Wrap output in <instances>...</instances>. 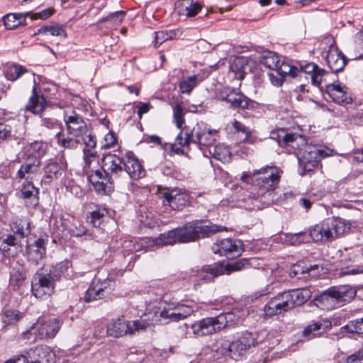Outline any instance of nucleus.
<instances>
[{"instance_id":"nucleus-1","label":"nucleus","mask_w":363,"mask_h":363,"mask_svg":"<svg viewBox=\"0 0 363 363\" xmlns=\"http://www.w3.org/2000/svg\"><path fill=\"white\" fill-rule=\"evenodd\" d=\"M213 99L231 111L245 117H258L265 113L264 105L250 99L240 89L230 86H219L213 91Z\"/></svg>"},{"instance_id":"nucleus-2","label":"nucleus","mask_w":363,"mask_h":363,"mask_svg":"<svg viewBox=\"0 0 363 363\" xmlns=\"http://www.w3.org/2000/svg\"><path fill=\"white\" fill-rule=\"evenodd\" d=\"M63 120L67 127L69 135L75 138H82L85 148L83 150L84 160L86 162L89 157H96L97 152L92 151L96 146V136L94 133L93 128L91 123H88L89 119H85L75 111L70 113L64 112Z\"/></svg>"},{"instance_id":"nucleus-3","label":"nucleus","mask_w":363,"mask_h":363,"mask_svg":"<svg viewBox=\"0 0 363 363\" xmlns=\"http://www.w3.org/2000/svg\"><path fill=\"white\" fill-rule=\"evenodd\" d=\"M350 229V223L338 217H332L311 226L308 233L314 242L325 243L339 238Z\"/></svg>"},{"instance_id":"nucleus-4","label":"nucleus","mask_w":363,"mask_h":363,"mask_svg":"<svg viewBox=\"0 0 363 363\" xmlns=\"http://www.w3.org/2000/svg\"><path fill=\"white\" fill-rule=\"evenodd\" d=\"M356 295L354 288L340 285L329 288L315 298L316 305L323 310H332L350 302Z\"/></svg>"},{"instance_id":"nucleus-5","label":"nucleus","mask_w":363,"mask_h":363,"mask_svg":"<svg viewBox=\"0 0 363 363\" xmlns=\"http://www.w3.org/2000/svg\"><path fill=\"white\" fill-rule=\"evenodd\" d=\"M232 313H220L213 317H206L192 324L193 333L198 337H203L217 333L230 326L234 321Z\"/></svg>"},{"instance_id":"nucleus-6","label":"nucleus","mask_w":363,"mask_h":363,"mask_svg":"<svg viewBox=\"0 0 363 363\" xmlns=\"http://www.w3.org/2000/svg\"><path fill=\"white\" fill-rule=\"evenodd\" d=\"M225 227L216 225H202L201 220H194L185 224L182 228H175L178 242H194L201 237L225 230Z\"/></svg>"},{"instance_id":"nucleus-7","label":"nucleus","mask_w":363,"mask_h":363,"mask_svg":"<svg viewBox=\"0 0 363 363\" xmlns=\"http://www.w3.org/2000/svg\"><path fill=\"white\" fill-rule=\"evenodd\" d=\"M186 140L192 141L202 150V147H210L213 145L216 140L218 131L211 129L210 125L205 122L199 121L193 128L186 126Z\"/></svg>"},{"instance_id":"nucleus-8","label":"nucleus","mask_w":363,"mask_h":363,"mask_svg":"<svg viewBox=\"0 0 363 363\" xmlns=\"http://www.w3.org/2000/svg\"><path fill=\"white\" fill-rule=\"evenodd\" d=\"M149 325V323L144 319L128 321L123 318H118L111 320L107 325L106 333L109 336L120 337L143 331L148 328Z\"/></svg>"},{"instance_id":"nucleus-9","label":"nucleus","mask_w":363,"mask_h":363,"mask_svg":"<svg viewBox=\"0 0 363 363\" xmlns=\"http://www.w3.org/2000/svg\"><path fill=\"white\" fill-rule=\"evenodd\" d=\"M57 280L50 270L45 266L41 267L34 274L32 281V293L36 297H48L55 292Z\"/></svg>"},{"instance_id":"nucleus-10","label":"nucleus","mask_w":363,"mask_h":363,"mask_svg":"<svg viewBox=\"0 0 363 363\" xmlns=\"http://www.w3.org/2000/svg\"><path fill=\"white\" fill-rule=\"evenodd\" d=\"M297 157L301 168L300 174L306 175L311 174L319 164L318 145L304 143L301 147L296 145Z\"/></svg>"},{"instance_id":"nucleus-11","label":"nucleus","mask_w":363,"mask_h":363,"mask_svg":"<svg viewBox=\"0 0 363 363\" xmlns=\"http://www.w3.org/2000/svg\"><path fill=\"white\" fill-rule=\"evenodd\" d=\"M250 265L249 260L247 259H240L236 262L223 265L205 266L199 272V278L203 281L211 280L213 277L233 272L240 271L247 268Z\"/></svg>"},{"instance_id":"nucleus-12","label":"nucleus","mask_w":363,"mask_h":363,"mask_svg":"<svg viewBox=\"0 0 363 363\" xmlns=\"http://www.w3.org/2000/svg\"><path fill=\"white\" fill-rule=\"evenodd\" d=\"M283 171L274 165H266L259 169H255L252 172H243L241 180L251 179L252 182H279Z\"/></svg>"},{"instance_id":"nucleus-13","label":"nucleus","mask_w":363,"mask_h":363,"mask_svg":"<svg viewBox=\"0 0 363 363\" xmlns=\"http://www.w3.org/2000/svg\"><path fill=\"white\" fill-rule=\"evenodd\" d=\"M325 94H328L331 100L337 104L346 106L353 102L352 94L338 79L333 80L332 83L325 84L324 89Z\"/></svg>"},{"instance_id":"nucleus-14","label":"nucleus","mask_w":363,"mask_h":363,"mask_svg":"<svg viewBox=\"0 0 363 363\" xmlns=\"http://www.w3.org/2000/svg\"><path fill=\"white\" fill-rule=\"evenodd\" d=\"M123 159L111 152L103 154L101 159V167L107 182H113L114 179L123 172Z\"/></svg>"},{"instance_id":"nucleus-15","label":"nucleus","mask_w":363,"mask_h":363,"mask_svg":"<svg viewBox=\"0 0 363 363\" xmlns=\"http://www.w3.org/2000/svg\"><path fill=\"white\" fill-rule=\"evenodd\" d=\"M212 250L214 253L225 256L228 259L237 257L243 252L242 242L230 238L223 239L213 244Z\"/></svg>"},{"instance_id":"nucleus-16","label":"nucleus","mask_w":363,"mask_h":363,"mask_svg":"<svg viewBox=\"0 0 363 363\" xmlns=\"http://www.w3.org/2000/svg\"><path fill=\"white\" fill-rule=\"evenodd\" d=\"M212 350L218 355L230 356L233 359L240 357L247 350L240 344L239 340H236L232 342L219 340L213 345Z\"/></svg>"},{"instance_id":"nucleus-17","label":"nucleus","mask_w":363,"mask_h":363,"mask_svg":"<svg viewBox=\"0 0 363 363\" xmlns=\"http://www.w3.org/2000/svg\"><path fill=\"white\" fill-rule=\"evenodd\" d=\"M327 65L332 72L338 73L343 70L348 59L335 44L330 45L325 57Z\"/></svg>"},{"instance_id":"nucleus-18","label":"nucleus","mask_w":363,"mask_h":363,"mask_svg":"<svg viewBox=\"0 0 363 363\" xmlns=\"http://www.w3.org/2000/svg\"><path fill=\"white\" fill-rule=\"evenodd\" d=\"M50 104V102L46 99L43 94H39L37 91V87L33 86L32 94L25 106V111L41 117L46 107Z\"/></svg>"},{"instance_id":"nucleus-19","label":"nucleus","mask_w":363,"mask_h":363,"mask_svg":"<svg viewBox=\"0 0 363 363\" xmlns=\"http://www.w3.org/2000/svg\"><path fill=\"white\" fill-rule=\"evenodd\" d=\"M61 322L57 318H40L38 320L35 328L41 339L52 338L58 333Z\"/></svg>"},{"instance_id":"nucleus-20","label":"nucleus","mask_w":363,"mask_h":363,"mask_svg":"<svg viewBox=\"0 0 363 363\" xmlns=\"http://www.w3.org/2000/svg\"><path fill=\"white\" fill-rule=\"evenodd\" d=\"M289 310H291V308L284 293L279 294L272 298L264 306L265 314L269 316L281 314Z\"/></svg>"},{"instance_id":"nucleus-21","label":"nucleus","mask_w":363,"mask_h":363,"mask_svg":"<svg viewBox=\"0 0 363 363\" xmlns=\"http://www.w3.org/2000/svg\"><path fill=\"white\" fill-rule=\"evenodd\" d=\"M30 363H53L54 354L49 347L44 345L30 348L26 352Z\"/></svg>"},{"instance_id":"nucleus-22","label":"nucleus","mask_w":363,"mask_h":363,"mask_svg":"<svg viewBox=\"0 0 363 363\" xmlns=\"http://www.w3.org/2000/svg\"><path fill=\"white\" fill-rule=\"evenodd\" d=\"M62 160H64L63 157L60 159V162L50 160L43 167V177L51 181L62 180L65 176L67 169V164L63 162Z\"/></svg>"},{"instance_id":"nucleus-23","label":"nucleus","mask_w":363,"mask_h":363,"mask_svg":"<svg viewBox=\"0 0 363 363\" xmlns=\"http://www.w3.org/2000/svg\"><path fill=\"white\" fill-rule=\"evenodd\" d=\"M46 149L47 145L45 143L34 141L23 147L22 157L23 160L38 163V162H41V157L45 155Z\"/></svg>"},{"instance_id":"nucleus-24","label":"nucleus","mask_w":363,"mask_h":363,"mask_svg":"<svg viewBox=\"0 0 363 363\" xmlns=\"http://www.w3.org/2000/svg\"><path fill=\"white\" fill-rule=\"evenodd\" d=\"M250 59L245 56H237L230 62L229 70L234 74L233 78L242 80L246 74L252 71Z\"/></svg>"},{"instance_id":"nucleus-25","label":"nucleus","mask_w":363,"mask_h":363,"mask_svg":"<svg viewBox=\"0 0 363 363\" xmlns=\"http://www.w3.org/2000/svg\"><path fill=\"white\" fill-rule=\"evenodd\" d=\"M164 197L174 210H179L189 203V196L180 189H174L164 193Z\"/></svg>"},{"instance_id":"nucleus-26","label":"nucleus","mask_w":363,"mask_h":363,"mask_svg":"<svg viewBox=\"0 0 363 363\" xmlns=\"http://www.w3.org/2000/svg\"><path fill=\"white\" fill-rule=\"evenodd\" d=\"M283 293L291 309L303 305L311 297V291L306 288L289 290Z\"/></svg>"},{"instance_id":"nucleus-27","label":"nucleus","mask_w":363,"mask_h":363,"mask_svg":"<svg viewBox=\"0 0 363 363\" xmlns=\"http://www.w3.org/2000/svg\"><path fill=\"white\" fill-rule=\"evenodd\" d=\"M41 162H32L24 160L18 170L16 172V178L25 179L26 182H31L39 171Z\"/></svg>"},{"instance_id":"nucleus-28","label":"nucleus","mask_w":363,"mask_h":363,"mask_svg":"<svg viewBox=\"0 0 363 363\" xmlns=\"http://www.w3.org/2000/svg\"><path fill=\"white\" fill-rule=\"evenodd\" d=\"M45 240L43 238H38L28 247V259L35 264H38L39 261L45 257Z\"/></svg>"},{"instance_id":"nucleus-29","label":"nucleus","mask_w":363,"mask_h":363,"mask_svg":"<svg viewBox=\"0 0 363 363\" xmlns=\"http://www.w3.org/2000/svg\"><path fill=\"white\" fill-rule=\"evenodd\" d=\"M177 8L181 7L179 13H184L189 18L195 17L203 9V4L194 0H178L176 3Z\"/></svg>"},{"instance_id":"nucleus-30","label":"nucleus","mask_w":363,"mask_h":363,"mask_svg":"<svg viewBox=\"0 0 363 363\" xmlns=\"http://www.w3.org/2000/svg\"><path fill=\"white\" fill-rule=\"evenodd\" d=\"M48 267L57 281H59L62 277L67 278H72L73 277L72 262L67 259L57 263L55 266Z\"/></svg>"},{"instance_id":"nucleus-31","label":"nucleus","mask_w":363,"mask_h":363,"mask_svg":"<svg viewBox=\"0 0 363 363\" xmlns=\"http://www.w3.org/2000/svg\"><path fill=\"white\" fill-rule=\"evenodd\" d=\"M50 33L52 36H60L64 38H67V33L65 30V26L61 25L59 23L51 21L50 24L43 25L33 34L34 36L37 35H47Z\"/></svg>"},{"instance_id":"nucleus-32","label":"nucleus","mask_w":363,"mask_h":363,"mask_svg":"<svg viewBox=\"0 0 363 363\" xmlns=\"http://www.w3.org/2000/svg\"><path fill=\"white\" fill-rule=\"evenodd\" d=\"M127 12L123 10L111 12L106 16L99 19V23H105L107 28L116 30L123 23Z\"/></svg>"},{"instance_id":"nucleus-33","label":"nucleus","mask_w":363,"mask_h":363,"mask_svg":"<svg viewBox=\"0 0 363 363\" xmlns=\"http://www.w3.org/2000/svg\"><path fill=\"white\" fill-rule=\"evenodd\" d=\"M56 143L63 149L74 150L77 148L81 141L77 138L65 135L63 128L55 135Z\"/></svg>"},{"instance_id":"nucleus-34","label":"nucleus","mask_w":363,"mask_h":363,"mask_svg":"<svg viewBox=\"0 0 363 363\" xmlns=\"http://www.w3.org/2000/svg\"><path fill=\"white\" fill-rule=\"evenodd\" d=\"M331 326V323L326 320L313 323L304 329L303 335L308 339H311L320 335L321 333L325 332L328 329H330Z\"/></svg>"},{"instance_id":"nucleus-35","label":"nucleus","mask_w":363,"mask_h":363,"mask_svg":"<svg viewBox=\"0 0 363 363\" xmlns=\"http://www.w3.org/2000/svg\"><path fill=\"white\" fill-rule=\"evenodd\" d=\"M155 314L167 322L179 321L177 313H176L175 308L172 303H167L163 301L160 302L158 311L155 312Z\"/></svg>"},{"instance_id":"nucleus-36","label":"nucleus","mask_w":363,"mask_h":363,"mask_svg":"<svg viewBox=\"0 0 363 363\" xmlns=\"http://www.w3.org/2000/svg\"><path fill=\"white\" fill-rule=\"evenodd\" d=\"M318 269V265L306 266L304 262H298L294 264L290 269V276L298 279H306L311 276V272Z\"/></svg>"},{"instance_id":"nucleus-37","label":"nucleus","mask_w":363,"mask_h":363,"mask_svg":"<svg viewBox=\"0 0 363 363\" xmlns=\"http://www.w3.org/2000/svg\"><path fill=\"white\" fill-rule=\"evenodd\" d=\"M130 176L132 179H140L145 176L146 171L139 160H135L131 163H124L123 171Z\"/></svg>"},{"instance_id":"nucleus-38","label":"nucleus","mask_w":363,"mask_h":363,"mask_svg":"<svg viewBox=\"0 0 363 363\" xmlns=\"http://www.w3.org/2000/svg\"><path fill=\"white\" fill-rule=\"evenodd\" d=\"M27 72H28V69L25 66L13 63L6 67L4 75L6 79L14 82Z\"/></svg>"},{"instance_id":"nucleus-39","label":"nucleus","mask_w":363,"mask_h":363,"mask_svg":"<svg viewBox=\"0 0 363 363\" xmlns=\"http://www.w3.org/2000/svg\"><path fill=\"white\" fill-rule=\"evenodd\" d=\"M260 64L265 67L275 72L278 65L280 63V59L277 54L273 51L264 50L259 57Z\"/></svg>"},{"instance_id":"nucleus-40","label":"nucleus","mask_w":363,"mask_h":363,"mask_svg":"<svg viewBox=\"0 0 363 363\" xmlns=\"http://www.w3.org/2000/svg\"><path fill=\"white\" fill-rule=\"evenodd\" d=\"M162 174L167 177V179L181 182L184 179V175L181 170L172 162L165 164L161 167Z\"/></svg>"},{"instance_id":"nucleus-41","label":"nucleus","mask_w":363,"mask_h":363,"mask_svg":"<svg viewBox=\"0 0 363 363\" xmlns=\"http://www.w3.org/2000/svg\"><path fill=\"white\" fill-rule=\"evenodd\" d=\"M11 228L20 240L28 236L30 233V222L25 218L16 219L13 222Z\"/></svg>"},{"instance_id":"nucleus-42","label":"nucleus","mask_w":363,"mask_h":363,"mask_svg":"<svg viewBox=\"0 0 363 363\" xmlns=\"http://www.w3.org/2000/svg\"><path fill=\"white\" fill-rule=\"evenodd\" d=\"M319 67V66L314 62H298L297 72H296V77L301 79L305 78L308 80V78Z\"/></svg>"},{"instance_id":"nucleus-43","label":"nucleus","mask_w":363,"mask_h":363,"mask_svg":"<svg viewBox=\"0 0 363 363\" xmlns=\"http://www.w3.org/2000/svg\"><path fill=\"white\" fill-rule=\"evenodd\" d=\"M21 246V240L14 235H8L6 237H0V250L9 252L11 247L18 250Z\"/></svg>"},{"instance_id":"nucleus-44","label":"nucleus","mask_w":363,"mask_h":363,"mask_svg":"<svg viewBox=\"0 0 363 363\" xmlns=\"http://www.w3.org/2000/svg\"><path fill=\"white\" fill-rule=\"evenodd\" d=\"M38 189L33 183H26L21 189V194L25 199L29 200V205L35 206L38 203Z\"/></svg>"},{"instance_id":"nucleus-45","label":"nucleus","mask_w":363,"mask_h":363,"mask_svg":"<svg viewBox=\"0 0 363 363\" xmlns=\"http://www.w3.org/2000/svg\"><path fill=\"white\" fill-rule=\"evenodd\" d=\"M179 30L178 29L169 30H160L154 32L155 40L153 41L155 48L159 47L162 43L173 40L177 38Z\"/></svg>"},{"instance_id":"nucleus-46","label":"nucleus","mask_w":363,"mask_h":363,"mask_svg":"<svg viewBox=\"0 0 363 363\" xmlns=\"http://www.w3.org/2000/svg\"><path fill=\"white\" fill-rule=\"evenodd\" d=\"M105 297V295L101 291V288L94 280L85 293L84 301L89 303Z\"/></svg>"},{"instance_id":"nucleus-47","label":"nucleus","mask_w":363,"mask_h":363,"mask_svg":"<svg viewBox=\"0 0 363 363\" xmlns=\"http://www.w3.org/2000/svg\"><path fill=\"white\" fill-rule=\"evenodd\" d=\"M296 72H297V65H293L284 61L279 63L275 69L277 75L284 78L288 75L291 78H296Z\"/></svg>"},{"instance_id":"nucleus-48","label":"nucleus","mask_w":363,"mask_h":363,"mask_svg":"<svg viewBox=\"0 0 363 363\" xmlns=\"http://www.w3.org/2000/svg\"><path fill=\"white\" fill-rule=\"evenodd\" d=\"M213 157L222 162H228L231 160V152L227 146L221 144L215 145L213 152Z\"/></svg>"},{"instance_id":"nucleus-49","label":"nucleus","mask_w":363,"mask_h":363,"mask_svg":"<svg viewBox=\"0 0 363 363\" xmlns=\"http://www.w3.org/2000/svg\"><path fill=\"white\" fill-rule=\"evenodd\" d=\"M177 242L175 229L169 230L167 233H162L154 240L155 245L158 246L174 245Z\"/></svg>"},{"instance_id":"nucleus-50","label":"nucleus","mask_w":363,"mask_h":363,"mask_svg":"<svg viewBox=\"0 0 363 363\" xmlns=\"http://www.w3.org/2000/svg\"><path fill=\"white\" fill-rule=\"evenodd\" d=\"M90 223L94 227L101 228L106 218H108V212L106 208H99L91 213Z\"/></svg>"},{"instance_id":"nucleus-51","label":"nucleus","mask_w":363,"mask_h":363,"mask_svg":"<svg viewBox=\"0 0 363 363\" xmlns=\"http://www.w3.org/2000/svg\"><path fill=\"white\" fill-rule=\"evenodd\" d=\"M326 74H328V72L325 69L319 67L309 77L311 84L318 89V91L321 94V95H324L325 87L321 86V83L323 81V77Z\"/></svg>"},{"instance_id":"nucleus-52","label":"nucleus","mask_w":363,"mask_h":363,"mask_svg":"<svg viewBox=\"0 0 363 363\" xmlns=\"http://www.w3.org/2000/svg\"><path fill=\"white\" fill-rule=\"evenodd\" d=\"M198 76L194 74L188 77L186 79L181 80L179 83V91L182 94H190L193 89L196 87Z\"/></svg>"},{"instance_id":"nucleus-53","label":"nucleus","mask_w":363,"mask_h":363,"mask_svg":"<svg viewBox=\"0 0 363 363\" xmlns=\"http://www.w3.org/2000/svg\"><path fill=\"white\" fill-rule=\"evenodd\" d=\"M18 17L16 13H10L2 17V21L6 30H14L19 27Z\"/></svg>"},{"instance_id":"nucleus-54","label":"nucleus","mask_w":363,"mask_h":363,"mask_svg":"<svg viewBox=\"0 0 363 363\" xmlns=\"http://www.w3.org/2000/svg\"><path fill=\"white\" fill-rule=\"evenodd\" d=\"M346 259H342L341 260V263L342 264V267L340 268V274L341 276L349 275V274H357L359 273H363V267L357 266V265H345V262H346Z\"/></svg>"},{"instance_id":"nucleus-55","label":"nucleus","mask_w":363,"mask_h":363,"mask_svg":"<svg viewBox=\"0 0 363 363\" xmlns=\"http://www.w3.org/2000/svg\"><path fill=\"white\" fill-rule=\"evenodd\" d=\"M113 183H91L98 195L105 196L110 194L113 191Z\"/></svg>"},{"instance_id":"nucleus-56","label":"nucleus","mask_w":363,"mask_h":363,"mask_svg":"<svg viewBox=\"0 0 363 363\" xmlns=\"http://www.w3.org/2000/svg\"><path fill=\"white\" fill-rule=\"evenodd\" d=\"M94 280L96 284L99 285V287L101 288V291L106 297L113 291L115 287V283L113 281L109 279H104L103 281L99 279H95Z\"/></svg>"},{"instance_id":"nucleus-57","label":"nucleus","mask_w":363,"mask_h":363,"mask_svg":"<svg viewBox=\"0 0 363 363\" xmlns=\"http://www.w3.org/2000/svg\"><path fill=\"white\" fill-rule=\"evenodd\" d=\"M40 125L48 129H57L59 128L61 130V128H63L62 123L58 121L54 118L43 117L41 115Z\"/></svg>"},{"instance_id":"nucleus-58","label":"nucleus","mask_w":363,"mask_h":363,"mask_svg":"<svg viewBox=\"0 0 363 363\" xmlns=\"http://www.w3.org/2000/svg\"><path fill=\"white\" fill-rule=\"evenodd\" d=\"M346 328L352 333L363 334V317L350 320Z\"/></svg>"},{"instance_id":"nucleus-59","label":"nucleus","mask_w":363,"mask_h":363,"mask_svg":"<svg viewBox=\"0 0 363 363\" xmlns=\"http://www.w3.org/2000/svg\"><path fill=\"white\" fill-rule=\"evenodd\" d=\"M241 344L247 350L255 345V339L252 333L245 332L238 338Z\"/></svg>"},{"instance_id":"nucleus-60","label":"nucleus","mask_w":363,"mask_h":363,"mask_svg":"<svg viewBox=\"0 0 363 363\" xmlns=\"http://www.w3.org/2000/svg\"><path fill=\"white\" fill-rule=\"evenodd\" d=\"M174 308L176 310V313H177L179 320L187 318L194 312V309L192 308V307L187 305H177L174 306Z\"/></svg>"},{"instance_id":"nucleus-61","label":"nucleus","mask_w":363,"mask_h":363,"mask_svg":"<svg viewBox=\"0 0 363 363\" xmlns=\"http://www.w3.org/2000/svg\"><path fill=\"white\" fill-rule=\"evenodd\" d=\"M174 120L176 126L178 128H182L184 123L183 108L180 105H177L173 109Z\"/></svg>"},{"instance_id":"nucleus-62","label":"nucleus","mask_w":363,"mask_h":363,"mask_svg":"<svg viewBox=\"0 0 363 363\" xmlns=\"http://www.w3.org/2000/svg\"><path fill=\"white\" fill-rule=\"evenodd\" d=\"M55 13V10L54 8H46L43 9V11H40L37 13H34L31 15V20H37V19H41V20H47L49 18H50L52 15H54Z\"/></svg>"},{"instance_id":"nucleus-63","label":"nucleus","mask_w":363,"mask_h":363,"mask_svg":"<svg viewBox=\"0 0 363 363\" xmlns=\"http://www.w3.org/2000/svg\"><path fill=\"white\" fill-rule=\"evenodd\" d=\"M11 126L6 123L0 122V144L10 139L12 136Z\"/></svg>"},{"instance_id":"nucleus-64","label":"nucleus","mask_w":363,"mask_h":363,"mask_svg":"<svg viewBox=\"0 0 363 363\" xmlns=\"http://www.w3.org/2000/svg\"><path fill=\"white\" fill-rule=\"evenodd\" d=\"M347 363H363V348L356 351L346 359Z\"/></svg>"}]
</instances>
